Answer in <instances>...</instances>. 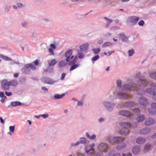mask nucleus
Here are the masks:
<instances>
[{
  "label": "nucleus",
  "instance_id": "nucleus-1",
  "mask_svg": "<svg viewBox=\"0 0 156 156\" xmlns=\"http://www.w3.org/2000/svg\"><path fill=\"white\" fill-rule=\"evenodd\" d=\"M36 69V67L34 65L32 64H29L26 65L22 69V71L24 73L27 74V71L30 70V69L34 70Z\"/></svg>",
  "mask_w": 156,
  "mask_h": 156
},
{
  "label": "nucleus",
  "instance_id": "nucleus-2",
  "mask_svg": "<svg viewBox=\"0 0 156 156\" xmlns=\"http://www.w3.org/2000/svg\"><path fill=\"white\" fill-rule=\"evenodd\" d=\"M73 51L71 49L67 51L65 54V57L66 58V60L67 62H69L73 57L72 55Z\"/></svg>",
  "mask_w": 156,
  "mask_h": 156
},
{
  "label": "nucleus",
  "instance_id": "nucleus-3",
  "mask_svg": "<svg viewBox=\"0 0 156 156\" xmlns=\"http://www.w3.org/2000/svg\"><path fill=\"white\" fill-rule=\"evenodd\" d=\"M139 107L144 109L146 108V106L147 104L146 99L144 97L140 98L139 101Z\"/></svg>",
  "mask_w": 156,
  "mask_h": 156
},
{
  "label": "nucleus",
  "instance_id": "nucleus-4",
  "mask_svg": "<svg viewBox=\"0 0 156 156\" xmlns=\"http://www.w3.org/2000/svg\"><path fill=\"white\" fill-rule=\"evenodd\" d=\"M9 82H8L7 80L4 79L2 80L1 82V87L3 90H8L9 88Z\"/></svg>",
  "mask_w": 156,
  "mask_h": 156
},
{
  "label": "nucleus",
  "instance_id": "nucleus-5",
  "mask_svg": "<svg viewBox=\"0 0 156 156\" xmlns=\"http://www.w3.org/2000/svg\"><path fill=\"white\" fill-rule=\"evenodd\" d=\"M139 20V18L135 16H132L128 18L127 22L128 23L134 25L136 24Z\"/></svg>",
  "mask_w": 156,
  "mask_h": 156
},
{
  "label": "nucleus",
  "instance_id": "nucleus-6",
  "mask_svg": "<svg viewBox=\"0 0 156 156\" xmlns=\"http://www.w3.org/2000/svg\"><path fill=\"white\" fill-rule=\"evenodd\" d=\"M112 137L109 138L108 139L109 141H111V142H113L114 143H119L122 141L124 140L123 138L120 137L113 138L112 139Z\"/></svg>",
  "mask_w": 156,
  "mask_h": 156
},
{
  "label": "nucleus",
  "instance_id": "nucleus-7",
  "mask_svg": "<svg viewBox=\"0 0 156 156\" xmlns=\"http://www.w3.org/2000/svg\"><path fill=\"white\" fill-rule=\"evenodd\" d=\"M89 45L87 43H86L80 46V51H86L88 49Z\"/></svg>",
  "mask_w": 156,
  "mask_h": 156
},
{
  "label": "nucleus",
  "instance_id": "nucleus-8",
  "mask_svg": "<svg viewBox=\"0 0 156 156\" xmlns=\"http://www.w3.org/2000/svg\"><path fill=\"white\" fill-rule=\"evenodd\" d=\"M98 148L100 150L103 151L105 152H107L106 149L107 148V146L105 144H100L99 145Z\"/></svg>",
  "mask_w": 156,
  "mask_h": 156
},
{
  "label": "nucleus",
  "instance_id": "nucleus-9",
  "mask_svg": "<svg viewBox=\"0 0 156 156\" xmlns=\"http://www.w3.org/2000/svg\"><path fill=\"white\" fill-rule=\"evenodd\" d=\"M151 106L152 108V109L151 110L152 111L149 110V114H154L156 112V111H154V109H156V103H152L151 104Z\"/></svg>",
  "mask_w": 156,
  "mask_h": 156
},
{
  "label": "nucleus",
  "instance_id": "nucleus-10",
  "mask_svg": "<svg viewBox=\"0 0 156 156\" xmlns=\"http://www.w3.org/2000/svg\"><path fill=\"white\" fill-rule=\"evenodd\" d=\"M43 82L46 83L51 84L54 81V80L48 78H45L43 79Z\"/></svg>",
  "mask_w": 156,
  "mask_h": 156
},
{
  "label": "nucleus",
  "instance_id": "nucleus-11",
  "mask_svg": "<svg viewBox=\"0 0 156 156\" xmlns=\"http://www.w3.org/2000/svg\"><path fill=\"white\" fill-rule=\"evenodd\" d=\"M119 114L123 116H129L131 113L129 111H122L119 112Z\"/></svg>",
  "mask_w": 156,
  "mask_h": 156
},
{
  "label": "nucleus",
  "instance_id": "nucleus-12",
  "mask_svg": "<svg viewBox=\"0 0 156 156\" xmlns=\"http://www.w3.org/2000/svg\"><path fill=\"white\" fill-rule=\"evenodd\" d=\"M50 48L49 49V51L52 55H54L53 50L55 49V45L54 44H50Z\"/></svg>",
  "mask_w": 156,
  "mask_h": 156
},
{
  "label": "nucleus",
  "instance_id": "nucleus-13",
  "mask_svg": "<svg viewBox=\"0 0 156 156\" xmlns=\"http://www.w3.org/2000/svg\"><path fill=\"white\" fill-rule=\"evenodd\" d=\"M77 56H75L73 60L69 62V65H73L75 64L77 62Z\"/></svg>",
  "mask_w": 156,
  "mask_h": 156
},
{
  "label": "nucleus",
  "instance_id": "nucleus-14",
  "mask_svg": "<svg viewBox=\"0 0 156 156\" xmlns=\"http://www.w3.org/2000/svg\"><path fill=\"white\" fill-rule=\"evenodd\" d=\"M145 140L143 138H138L136 140V142L139 144H143L145 143Z\"/></svg>",
  "mask_w": 156,
  "mask_h": 156
},
{
  "label": "nucleus",
  "instance_id": "nucleus-15",
  "mask_svg": "<svg viewBox=\"0 0 156 156\" xmlns=\"http://www.w3.org/2000/svg\"><path fill=\"white\" fill-rule=\"evenodd\" d=\"M120 125L123 127L126 128H128L130 126V124L127 122H121L119 123Z\"/></svg>",
  "mask_w": 156,
  "mask_h": 156
},
{
  "label": "nucleus",
  "instance_id": "nucleus-16",
  "mask_svg": "<svg viewBox=\"0 0 156 156\" xmlns=\"http://www.w3.org/2000/svg\"><path fill=\"white\" fill-rule=\"evenodd\" d=\"M138 84L140 86L144 87L147 84V82L144 80L140 79L138 82Z\"/></svg>",
  "mask_w": 156,
  "mask_h": 156
},
{
  "label": "nucleus",
  "instance_id": "nucleus-17",
  "mask_svg": "<svg viewBox=\"0 0 156 156\" xmlns=\"http://www.w3.org/2000/svg\"><path fill=\"white\" fill-rule=\"evenodd\" d=\"M154 123V120L152 119H150L147 120L145 122V124L147 126H150Z\"/></svg>",
  "mask_w": 156,
  "mask_h": 156
},
{
  "label": "nucleus",
  "instance_id": "nucleus-18",
  "mask_svg": "<svg viewBox=\"0 0 156 156\" xmlns=\"http://www.w3.org/2000/svg\"><path fill=\"white\" fill-rule=\"evenodd\" d=\"M9 83L10 86H16L18 84L17 81L16 80H12L10 81L9 82Z\"/></svg>",
  "mask_w": 156,
  "mask_h": 156
},
{
  "label": "nucleus",
  "instance_id": "nucleus-19",
  "mask_svg": "<svg viewBox=\"0 0 156 156\" xmlns=\"http://www.w3.org/2000/svg\"><path fill=\"white\" fill-rule=\"evenodd\" d=\"M144 117L143 115H140L137 118V120L138 122H142L144 119Z\"/></svg>",
  "mask_w": 156,
  "mask_h": 156
},
{
  "label": "nucleus",
  "instance_id": "nucleus-20",
  "mask_svg": "<svg viewBox=\"0 0 156 156\" xmlns=\"http://www.w3.org/2000/svg\"><path fill=\"white\" fill-rule=\"evenodd\" d=\"M80 64H75L74 65H71V67L69 71H71L72 70H73L76 68L80 66Z\"/></svg>",
  "mask_w": 156,
  "mask_h": 156
},
{
  "label": "nucleus",
  "instance_id": "nucleus-21",
  "mask_svg": "<svg viewBox=\"0 0 156 156\" xmlns=\"http://www.w3.org/2000/svg\"><path fill=\"white\" fill-rule=\"evenodd\" d=\"M67 63V62H66L65 61H61L59 63L58 66L59 67H63L66 65Z\"/></svg>",
  "mask_w": 156,
  "mask_h": 156
},
{
  "label": "nucleus",
  "instance_id": "nucleus-22",
  "mask_svg": "<svg viewBox=\"0 0 156 156\" xmlns=\"http://www.w3.org/2000/svg\"><path fill=\"white\" fill-rule=\"evenodd\" d=\"M65 95V94H63L61 95H59L58 94H56L55 95L54 98L55 99H58L62 98Z\"/></svg>",
  "mask_w": 156,
  "mask_h": 156
},
{
  "label": "nucleus",
  "instance_id": "nucleus-23",
  "mask_svg": "<svg viewBox=\"0 0 156 156\" xmlns=\"http://www.w3.org/2000/svg\"><path fill=\"white\" fill-rule=\"evenodd\" d=\"M132 151L134 154H137L139 152L140 149L138 147H134L133 148Z\"/></svg>",
  "mask_w": 156,
  "mask_h": 156
},
{
  "label": "nucleus",
  "instance_id": "nucleus-24",
  "mask_svg": "<svg viewBox=\"0 0 156 156\" xmlns=\"http://www.w3.org/2000/svg\"><path fill=\"white\" fill-rule=\"evenodd\" d=\"M112 45L113 44L111 43L106 42L102 45V48H105L107 47L112 46Z\"/></svg>",
  "mask_w": 156,
  "mask_h": 156
},
{
  "label": "nucleus",
  "instance_id": "nucleus-25",
  "mask_svg": "<svg viewBox=\"0 0 156 156\" xmlns=\"http://www.w3.org/2000/svg\"><path fill=\"white\" fill-rule=\"evenodd\" d=\"M151 148V145L150 144H146L144 148V152L145 153L148 151Z\"/></svg>",
  "mask_w": 156,
  "mask_h": 156
},
{
  "label": "nucleus",
  "instance_id": "nucleus-26",
  "mask_svg": "<svg viewBox=\"0 0 156 156\" xmlns=\"http://www.w3.org/2000/svg\"><path fill=\"white\" fill-rule=\"evenodd\" d=\"M78 57L80 59L83 58L84 57V55L83 53L79 51H78Z\"/></svg>",
  "mask_w": 156,
  "mask_h": 156
},
{
  "label": "nucleus",
  "instance_id": "nucleus-27",
  "mask_svg": "<svg viewBox=\"0 0 156 156\" xmlns=\"http://www.w3.org/2000/svg\"><path fill=\"white\" fill-rule=\"evenodd\" d=\"M123 41H126L127 40V38L123 34L121 33L119 34Z\"/></svg>",
  "mask_w": 156,
  "mask_h": 156
},
{
  "label": "nucleus",
  "instance_id": "nucleus-28",
  "mask_svg": "<svg viewBox=\"0 0 156 156\" xmlns=\"http://www.w3.org/2000/svg\"><path fill=\"white\" fill-rule=\"evenodd\" d=\"M127 133H128L127 129H122L119 131V133L121 134H125Z\"/></svg>",
  "mask_w": 156,
  "mask_h": 156
},
{
  "label": "nucleus",
  "instance_id": "nucleus-29",
  "mask_svg": "<svg viewBox=\"0 0 156 156\" xmlns=\"http://www.w3.org/2000/svg\"><path fill=\"white\" fill-rule=\"evenodd\" d=\"M146 92L151 94H152L153 95H155L156 94V92L154 91H152L151 89L150 88L147 89L146 90Z\"/></svg>",
  "mask_w": 156,
  "mask_h": 156
},
{
  "label": "nucleus",
  "instance_id": "nucleus-30",
  "mask_svg": "<svg viewBox=\"0 0 156 156\" xmlns=\"http://www.w3.org/2000/svg\"><path fill=\"white\" fill-rule=\"evenodd\" d=\"M57 62L55 60H51L48 62V64L50 66H53L55 65Z\"/></svg>",
  "mask_w": 156,
  "mask_h": 156
},
{
  "label": "nucleus",
  "instance_id": "nucleus-31",
  "mask_svg": "<svg viewBox=\"0 0 156 156\" xmlns=\"http://www.w3.org/2000/svg\"><path fill=\"white\" fill-rule=\"evenodd\" d=\"M92 50L93 51V53L95 54H98L100 51V49L98 48L92 49Z\"/></svg>",
  "mask_w": 156,
  "mask_h": 156
},
{
  "label": "nucleus",
  "instance_id": "nucleus-32",
  "mask_svg": "<svg viewBox=\"0 0 156 156\" xmlns=\"http://www.w3.org/2000/svg\"><path fill=\"white\" fill-rule=\"evenodd\" d=\"M126 146V145L125 144H123L121 145L118 146L117 147V149L118 150H121L125 147Z\"/></svg>",
  "mask_w": 156,
  "mask_h": 156
},
{
  "label": "nucleus",
  "instance_id": "nucleus-33",
  "mask_svg": "<svg viewBox=\"0 0 156 156\" xmlns=\"http://www.w3.org/2000/svg\"><path fill=\"white\" fill-rule=\"evenodd\" d=\"M21 105V103L19 101H15L14 102H13L12 104V105L14 106H20Z\"/></svg>",
  "mask_w": 156,
  "mask_h": 156
},
{
  "label": "nucleus",
  "instance_id": "nucleus-34",
  "mask_svg": "<svg viewBox=\"0 0 156 156\" xmlns=\"http://www.w3.org/2000/svg\"><path fill=\"white\" fill-rule=\"evenodd\" d=\"M86 136L90 140L94 139L96 138V136L95 135H93L91 136H89L88 133H87Z\"/></svg>",
  "mask_w": 156,
  "mask_h": 156
},
{
  "label": "nucleus",
  "instance_id": "nucleus-35",
  "mask_svg": "<svg viewBox=\"0 0 156 156\" xmlns=\"http://www.w3.org/2000/svg\"><path fill=\"white\" fill-rule=\"evenodd\" d=\"M133 110L134 113L136 114H139L140 113V111L138 108H134Z\"/></svg>",
  "mask_w": 156,
  "mask_h": 156
},
{
  "label": "nucleus",
  "instance_id": "nucleus-36",
  "mask_svg": "<svg viewBox=\"0 0 156 156\" xmlns=\"http://www.w3.org/2000/svg\"><path fill=\"white\" fill-rule=\"evenodd\" d=\"M104 19L107 21V23L108 24L107 25L106 27H108L109 26V24L112 22V20L110 19H108L107 18H104Z\"/></svg>",
  "mask_w": 156,
  "mask_h": 156
},
{
  "label": "nucleus",
  "instance_id": "nucleus-37",
  "mask_svg": "<svg viewBox=\"0 0 156 156\" xmlns=\"http://www.w3.org/2000/svg\"><path fill=\"white\" fill-rule=\"evenodd\" d=\"M119 94L121 95V96L123 98H127L128 97V95L127 94H124L121 93L120 94Z\"/></svg>",
  "mask_w": 156,
  "mask_h": 156
},
{
  "label": "nucleus",
  "instance_id": "nucleus-38",
  "mask_svg": "<svg viewBox=\"0 0 156 156\" xmlns=\"http://www.w3.org/2000/svg\"><path fill=\"white\" fill-rule=\"evenodd\" d=\"M99 58V56L98 55H96L94 57H93L92 58V61H95Z\"/></svg>",
  "mask_w": 156,
  "mask_h": 156
},
{
  "label": "nucleus",
  "instance_id": "nucleus-39",
  "mask_svg": "<svg viewBox=\"0 0 156 156\" xmlns=\"http://www.w3.org/2000/svg\"><path fill=\"white\" fill-rule=\"evenodd\" d=\"M9 129L10 132H11L13 133L14 131L15 127L13 126H9Z\"/></svg>",
  "mask_w": 156,
  "mask_h": 156
},
{
  "label": "nucleus",
  "instance_id": "nucleus-40",
  "mask_svg": "<svg viewBox=\"0 0 156 156\" xmlns=\"http://www.w3.org/2000/svg\"><path fill=\"white\" fill-rule=\"evenodd\" d=\"M80 142L81 143L85 144L86 143V139L85 138H82L80 139Z\"/></svg>",
  "mask_w": 156,
  "mask_h": 156
},
{
  "label": "nucleus",
  "instance_id": "nucleus-41",
  "mask_svg": "<svg viewBox=\"0 0 156 156\" xmlns=\"http://www.w3.org/2000/svg\"><path fill=\"white\" fill-rule=\"evenodd\" d=\"M134 53V51L133 50H129L128 51L129 55L130 56H132V55Z\"/></svg>",
  "mask_w": 156,
  "mask_h": 156
},
{
  "label": "nucleus",
  "instance_id": "nucleus-42",
  "mask_svg": "<svg viewBox=\"0 0 156 156\" xmlns=\"http://www.w3.org/2000/svg\"><path fill=\"white\" fill-rule=\"evenodd\" d=\"M2 58L5 60H7V61H9L10 60V59L8 58L7 57L5 56H2Z\"/></svg>",
  "mask_w": 156,
  "mask_h": 156
},
{
  "label": "nucleus",
  "instance_id": "nucleus-43",
  "mask_svg": "<svg viewBox=\"0 0 156 156\" xmlns=\"http://www.w3.org/2000/svg\"><path fill=\"white\" fill-rule=\"evenodd\" d=\"M150 75L151 77L156 78V72H155L152 74H150Z\"/></svg>",
  "mask_w": 156,
  "mask_h": 156
},
{
  "label": "nucleus",
  "instance_id": "nucleus-44",
  "mask_svg": "<svg viewBox=\"0 0 156 156\" xmlns=\"http://www.w3.org/2000/svg\"><path fill=\"white\" fill-rule=\"evenodd\" d=\"M144 22L143 20H141L138 23V24L140 26H143L144 24Z\"/></svg>",
  "mask_w": 156,
  "mask_h": 156
},
{
  "label": "nucleus",
  "instance_id": "nucleus-45",
  "mask_svg": "<svg viewBox=\"0 0 156 156\" xmlns=\"http://www.w3.org/2000/svg\"><path fill=\"white\" fill-rule=\"evenodd\" d=\"M117 84L118 87H120L121 84V82L119 80H117Z\"/></svg>",
  "mask_w": 156,
  "mask_h": 156
},
{
  "label": "nucleus",
  "instance_id": "nucleus-46",
  "mask_svg": "<svg viewBox=\"0 0 156 156\" xmlns=\"http://www.w3.org/2000/svg\"><path fill=\"white\" fill-rule=\"evenodd\" d=\"M94 151V149L93 148H91L90 149H89L88 150H87L86 151V152L87 153H88L90 152H93Z\"/></svg>",
  "mask_w": 156,
  "mask_h": 156
},
{
  "label": "nucleus",
  "instance_id": "nucleus-47",
  "mask_svg": "<svg viewBox=\"0 0 156 156\" xmlns=\"http://www.w3.org/2000/svg\"><path fill=\"white\" fill-rule=\"evenodd\" d=\"M66 73H63L62 74L61 77V79L62 80H63L64 79V77L66 75Z\"/></svg>",
  "mask_w": 156,
  "mask_h": 156
},
{
  "label": "nucleus",
  "instance_id": "nucleus-48",
  "mask_svg": "<svg viewBox=\"0 0 156 156\" xmlns=\"http://www.w3.org/2000/svg\"><path fill=\"white\" fill-rule=\"evenodd\" d=\"M5 94L8 96H10L12 94V93L11 92H5Z\"/></svg>",
  "mask_w": 156,
  "mask_h": 156
},
{
  "label": "nucleus",
  "instance_id": "nucleus-49",
  "mask_svg": "<svg viewBox=\"0 0 156 156\" xmlns=\"http://www.w3.org/2000/svg\"><path fill=\"white\" fill-rule=\"evenodd\" d=\"M151 86L152 88H154V89H156V84H151Z\"/></svg>",
  "mask_w": 156,
  "mask_h": 156
},
{
  "label": "nucleus",
  "instance_id": "nucleus-50",
  "mask_svg": "<svg viewBox=\"0 0 156 156\" xmlns=\"http://www.w3.org/2000/svg\"><path fill=\"white\" fill-rule=\"evenodd\" d=\"M99 44H101L103 43V41L102 40H99L97 42Z\"/></svg>",
  "mask_w": 156,
  "mask_h": 156
},
{
  "label": "nucleus",
  "instance_id": "nucleus-51",
  "mask_svg": "<svg viewBox=\"0 0 156 156\" xmlns=\"http://www.w3.org/2000/svg\"><path fill=\"white\" fill-rule=\"evenodd\" d=\"M124 88L128 89H129V90H132L133 89V87H127L126 86V85H125L124 86Z\"/></svg>",
  "mask_w": 156,
  "mask_h": 156
},
{
  "label": "nucleus",
  "instance_id": "nucleus-52",
  "mask_svg": "<svg viewBox=\"0 0 156 156\" xmlns=\"http://www.w3.org/2000/svg\"><path fill=\"white\" fill-rule=\"evenodd\" d=\"M17 5L19 8H21L23 6L22 4L20 3L17 4Z\"/></svg>",
  "mask_w": 156,
  "mask_h": 156
},
{
  "label": "nucleus",
  "instance_id": "nucleus-53",
  "mask_svg": "<svg viewBox=\"0 0 156 156\" xmlns=\"http://www.w3.org/2000/svg\"><path fill=\"white\" fill-rule=\"evenodd\" d=\"M4 93L3 92H0V97L3 98L4 97Z\"/></svg>",
  "mask_w": 156,
  "mask_h": 156
},
{
  "label": "nucleus",
  "instance_id": "nucleus-54",
  "mask_svg": "<svg viewBox=\"0 0 156 156\" xmlns=\"http://www.w3.org/2000/svg\"><path fill=\"white\" fill-rule=\"evenodd\" d=\"M83 103L82 102L78 101L77 102V105L78 106H81Z\"/></svg>",
  "mask_w": 156,
  "mask_h": 156
},
{
  "label": "nucleus",
  "instance_id": "nucleus-55",
  "mask_svg": "<svg viewBox=\"0 0 156 156\" xmlns=\"http://www.w3.org/2000/svg\"><path fill=\"white\" fill-rule=\"evenodd\" d=\"M42 89L44 91H47L48 90V89L45 87H42Z\"/></svg>",
  "mask_w": 156,
  "mask_h": 156
},
{
  "label": "nucleus",
  "instance_id": "nucleus-56",
  "mask_svg": "<svg viewBox=\"0 0 156 156\" xmlns=\"http://www.w3.org/2000/svg\"><path fill=\"white\" fill-rule=\"evenodd\" d=\"M141 134H145L146 133H147L148 132H147L146 130H143L141 131Z\"/></svg>",
  "mask_w": 156,
  "mask_h": 156
},
{
  "label": "nucleus",
  "instance_id": "nucleus-57",
  "mask_svg": "<svg viewBox=\"0 0 156 156\" xmlns=\"http://www.w3.org/2000/svg\"><path fill=\"white\" fill-rule=\"evenodd\" d=\"M18 73H15L14 74L13 76L15 78L17 77L18 76Z\"/></svg>",
  "mask_w": 156,
  "mask_h": 156
},
{
  "label": "nucleus",
  "instance_id": "nucleus-58",
  "mask_svg": "<svg viewBox=\"0 0 156 156\" xmlns=\"http://www.w3.org/2000/svg\"><path fill=\"white\" fill-rule=\"evenodd\" d=\"M34 64L35 65H37L38 64V60L37 59L35 60L34 62Z\"/></svg>",
  "mask_w": 156,
  "mask_h": 156
},
{
  "label": "nucleus",
  "instance_id": "nucleus-59",
  "mask_svg": "<svg viewBox=\"0 0 156 156\" xmlns=\"http://www.w3.org/2000/svg\"><path fill=\"white\" fill-rule=\"evenodd\" d=\"M114 52V51H109L108 52V55H110L112 53H113Z\"/></svg>",
  "mask_w": 156,
  "mask_h": 156
},
{
  "label": "nucleus",
  "instance_id": "nucleus-60",
  "mask_svg": "<svg viewBox=\"0 0 156 156\" xmlns=\"http://www.w3.org/2000/svg\"><path fill=\"white\" fill-rule=\"evenodd\" d=\"M42 116L45 119L48 117V115L46 114H44L42 115Z\"/></svg>",
  "mask_w": 156,
  "mask_h": 156
},
{
  "label": "nucleus",
  "instance_id": "nucleus-61",
  "mask_svg": "<svg viewBox=\"0 0 156 156\" xmlns=\"http://www.w3.org/2000/svg\"><path fill=\"white\" fill-rule=\"evenodd\" d=\"M105 35L106 37H108L111 35V33H108L106 34Z\"/></svg>",
  "mask_w": 156,
  "mask_h": 156
},
{
  "label": "nucleus",
  "instance_id": "nucleus-62",
  "mask_svg": "<svg viewBox=\"0 0 156 156\" xmlns=\"http://www.w3.org/2000/svg\"><path fill=\"white\" fill-rule=\"evenodd\" d=\"M152 137L153 138H156V133H154L152 136Z\"/></svg>",
  "mask_w": 156,
  "mask_h": 156
},
{
  "label": "nucleus",
  "instance_id": "nucleus-63",
  "mask_svg": "<svg viewBox=\"0 0 156 156\" xmlns=\"http://www.w3.org/2000/svg\"><path fill=\"white\" fill-rule=\"evenodd\" d=\"M0 122L2 123H3L4 122V121L3 119H2V118L1 117H0Z\"/></svg>",
  "mask_w": 156,
  "mask_h": 156
},
{
  "label": "nucleus",
  "instance_id": "nucleus-64",
  "mask_svg": "<svg viewBox=\"0 0 156 156\" xmlns=\"http://www.w3.org/2000/svg\"><path fill=\"white\" fill-rule=\"evenodd\" d=\"M110 104L108 102H106L105 103V105L106 107H107L108 106H109Z\"/></svg>",
  "mask_w": 156,
  "mask_h": 156
}]
</instances>
